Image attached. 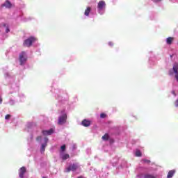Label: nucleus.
Masks as SVG:
<instances>
[{
	"label": "nucleus",
	"instance_id": "nucleus-17",
	"mask_svg": "<svg viewBox=\"0 0 178 178\" xmlns=\"http://www.w3.org/2000/svg\"><path fill=\"white\" fill-rule=\"evenodd\" d=\"M141 151L137 149L136 152V156H142Z\"/></svg>",
	"mask_w": 178,
	"mask_h": 178
},
{
	"label": "nucleus",
	"instance_id": "nucleus-13",
	"mask_svg": "<svg viewBox=\"0 0 178 178\" xmlns=\"http://www.w3.org/2000/svg\"><path fill=\"white\" fill-rule=\"evenodd\" d=\"M90 12H91V7H87L84 13L85 16H88Z\"/></svg>",
	"mask_w": 178,
	"mask_h": 178
},
{
	"label": "nucleus",
	"instance_id": "nucleus-5",
	"mask_svg": "<svg viewBox=\"0 0 178 178\" xmlns=\"http://www.w3.org/2000/svg\"><path fill=\"white\" fill-rule=\"evenodd\" d=\"M172 69H173L174 73H175V77L177 81L178 82V63H174Z\"/></svg>",
	"mask_w": 178,
	"mask_h": 178
},
{
	"label": "nucleus",
	"instance_id": "nucleus-15",
	"mask_svg": "<svg viewBox=\"0 0 178 178\" xmlns=\"http://www.w3.org/2000/svg\"><path fill=\"white\" fill-rule=\"evenodd\" d=\"M45 147H47V143L42 144V147H41V149H40V152L42 154L45 152Z\"/></svg>",
	"mask_w": 178,
	"mask_h": 178
},
{
	"label": "nucleus",
	"instance_id": "nucleus-3",
	"mask_svg": "<svg viewBox=\"0 0 178 178\" xmlns=\"http://www.w3.org/2000/svg\"><path fill=\"white\" fill-rule=\"evenodd\" d=\"M19 62L20 65H24L26 62H27V55H26V52L22 51L19 54Z\"/></svg>",
	"mask_w": 178,
	"mask_h": 178
},
{
	"label": "nucleus",
	"instance_id": "nucleus-21",
	"mask_svg": "<svg viewBox=\"0 0 178 178\" xmlns=\"http://www.w3.org/2000/svg\"><path fill=\"white\" fill-rule=\"evenodd\" d=\"M5 119H6V120H8V119H10V115L7 114V115L5 116Z\"/></svg>",
	"mask_w": 178,
	"mask_h": 178
},
{
	"label": "nucleus",
	"instance_id": "nucleus-27",
	"mask_svg": "<svg viewBox=\"0 0 178 178\" xmlns=\"http://www.w3.org/2000/svg\"><path fill=\"white\" fill-rule=\"evenodd\" d=\"M162 0H154V2H161Z\"/></svg>",
	"mask_w": 178,
	"mask_h": 178
},
{
	"label": "nucleus",
	"instance_id": "nucleus-1",
	"mask_svg": "<svg viewBox=\"0 0 178 178\" xmlns=\"http://www.w3.org/2000/svg\"><path fill=\"white\" fill-rule=\"evenodd\" d=\"M37 39L34 37H31L24 41V47H27L28 48L33 45V42H35Z\"/></svg>",
	"mask_w": 178,
	"mask_h": 178
},
{
	"label": "nucleus",
	"instance_id": "nucleus-9",
	"mask_svg": "<svg viewBox=\"0 0 178 178\" xmlns=\"http://www.w3.org/2000/svg\"><path fill=\"white\" fill-rule=\"evenodd\" d=\"M42 133L44 136H51V134L54 133V129H50L49 130L47 131H42Z\"/></svg>",
	"mask_w": 178,
	"mask_h": 178
},
{
	"label": "nucleus",
	"instance_id": "nucleus-7",
	"mask_svg": "<svg viewBox=\"0 0 178 178\" xmlns=\"http://www.w3.org/2000/svg\"><path fill=\"white\" fill-rule=\"evenodd\" d=\"M1 8H6L7 9H10V8H12V3L7 0L5 1L4 3L1 4Z\"/></svg>",
	"mask_w": 178,
	"mask_h": 178
},
{
	"label": "nucleus",
	"instance_id": "nucleus-19",
	"mask_svg": "<svg viewBox=\"0 0 178 178\" xmlns=\"http://www.w3.org/2000/svg\"><path fill=\"white\" fill-rule=\"evenodd\" d=\"M145 178H155V177H154L151 175H145Z\"/></svg>",
	"mask_w": 178,
	"mask_h": 178
},
{
	"label": "nucleus",
	"instance_id": "nucleus-11",
	"mask_svg": "<svg viewBox=\"0 0 178 178\" xmlns=\"http://www.w3.org/2000/svg\"><path fill=\"white\" fill-rule=\"evenodd\" d=\"M175 173H176V170H171L168 172L167 178H172L175 176Z\"/></svg>",
	"mask_w": 178,
	"mask_h": 178
},
{
	"label": "nucleus",
	"instance_id": "nucleus-32",
	"mask_svg": "<svg viewBox=\"0 0 178 178\" xmlns=\"http://www.w3.org/2000/svg\"><path fill=\"white\" fill-rule=\"evenodd\" d=\"M42 178H46L45 177H43Z\"/></svg>",
	"mask_w": 178,
	"mask_h": 178
},
{
	"label": "nucleus",
	"instance_id": "nucleus-12",
	"mask_svg": "<svg viewBox=\"0 0 178 178\" xmlns=\"http://www.w3.org/2000/svg\"><path fill=\"white\" fill-rule=\"evenodd\" d=\"M174 40H175V38H173V37H168L166 39V44H168V45H172V42H173Z\"/></svg>",
	"mask_w": 178,
	"mask_h": 178
},
{
	"label": "nucleus",
	"instance_id": "nucleus-28",
	"mask_svg": "<svg viewBox=\"0 0 178 178\" xmlns=\"http://www.w3.org/2000/svg\"><path fill=\"white\" fill-rule=\"evenodd\" d=\"M2 101H3L2 97H1L0 96V104H2Z\"/></svg>",
	"mask_w": 178,
	"mask_h": 178
},
{
	"label": "nucleus",
	"instance_id": "nucleus-4",
	"mask_svg": "<svg viewBox=\"0 0 178 178\" xmlns=\"http://www.w3.org/2000/svg\"><path fill=\"white\" fill-rule=\"evenodd\" d=\"M77 169H79V165L77 164H72L66 168V172L69 173V172H74Z\"/></svg>",
	"mask_w": 178,
	"mask_h": 178
},
{
	"label": "nucleus",
	"instance_id": "nucleus-31",
	"mask_svg": "<svg viewBox=\"0 0 178 178\" xmlns=\"http://www.w3.org/2000/svg\"><path fill=\"white\" fill-rule=\"evenodd\" d=\"M77 178H84V177H83V176H79Z\"/></svg>",
	"mask_w": 178,
	"mask_h": 178
},
{
	"label": "nucleus",
	"instance_id": "nucleus-18",
	"mask_svg": "<svg viewBox=\"0 0 178 178\" xmlns=\"http://www.w3.org/2000/svg\"><path fill=\"white\" fill-rule=\"evenodd\" d=\"M100 118H101L102 119H105V118H106V114H105V113H101V114H100Z\"/></svg>",
	"mask_w": 178,
	"mask_h": 178
},
{
	"label": "nucleus",
	"instance_id": "nucleus-8",
	"mask_svg": "<svg viewBox=\"0 0 178 178\" xmlns=\"http://www.w3.org/2000/svg\"><path fill=\"white\" fill-rule=\"evenodd\" d=\"M26 168L25 167H22L19 169V177L20 178L24 177V173H26Z\"/></svg>",
	"mask_w": 178,
	"mask_h": 178
},
{
	"label": "nucleus",
	"instance_id": "nucleus-24",
	"mask_svg": "<svg viewBox=\"0 0 178 178\" xmlns=\"http://www.w3.org/2000/svg\"><path fill=\"white\" fill-rule=\"evenodd\" d=\"M108 45H110V47H113V42H109Z\"/></svg>",
	"mask_w": 178,
	"mask_h": 178
},
{
	"label": "nucleus",
	"instance_id": "nucleus-23",
	"mask_svg": "<svg viewBox=\"0 0 178 178\" xmlns=\"http://www.w3.org/2000/svg\"><path fill=\"white\" fill-rule=\"evenodd\" d=\"M9 31H10V30L9 29V26H7L6 29V33H9Z\"/></svg>",
	"mask_w": 178,
	"mask_h": 178
},
{
	"label": "nucleus",
	"instance_id": "nucleus-25",
	"mask_svg": "<svg viewBox=\"0 0 178 178\" xmlns=\"http://www.w3.org/2000/svg\"><path fill=\"white\" fill-rule=\"evenodd\" d=\"M48 143V138H44V144Z\"/></svg>",
	"mask_w": 178,
	"mask_h": 178
},
{
	"label": "nucleus",
	"instance_id": "nucleus-22",
	"mask_svg": "<svg viewBox=\"0 0 178 178\" xmlns=\"http://www.w3.org/2000/svg\"><path fill=\"white\" fill-rule=\"evenodd\" d=\"M143 162H145V163H151V161H149V160L143 159Z\"/></svg>",
	"mask_w": 178,
	"mask_h": 178
},
{
	"label": "nucleus",
	"instance_id": "nucleus-14",
	"mask_svg": "<svg viewBox=\"0 0 178 178\" xmlns=\"http://www.w3.org/2000/svg\"><path fill=\"white\" fill-rule=\"evenodd\" d=\"M102 140L104 141H108V140H109V134H105L104 136L102 137Z\"/></svg>",
	"mask_w": 178,
	"mask_h": 178
},
{
	"label": "nucleus",
	"instance_id": "nucleus-20",
	"mask_svg": "<svg viewBox=\"0 0 178 178\" xmlns=\"http://www.w3.org/2000/svg\"><path fill=\"white\" fill-rule=\"evenodd\" d=\"M60 148L63 152L65 151V149H66V145H62Z\"/></svg>",
	"mask_w": 178,
	"mask_h": 178
},
{
	"label": "nucleus",
	"instance_id": "nucleus-16",
	"mask_svg": "<svg viewBox=\"0 0 178 178\" xmlns=\"http://www.w3.org/2000/svg\"><path fill=\"white\" fill-rule=\"evenodd\" d=\"M69 158H70V156L68 154H65L62 156L63 161H66V159H69Z\"/></svg>",
	"mask_w": 178,
	"mask_h": 178
},
{
	"label": "nucleus",
	"instance_id": "nucleus-2",
	"mask_svg": "<svg viewBox=\"0 0 178 178\" xmlns=\"http://www.w3.org/2000/svg\"><path fill=\"white\" fill-rule=\"evenodd\" d=\"M67 120V115L63 113V115L58 118V124L62 126V124H65V123H66Z\"/></svg>",
	"mask_w": 178,
	"mask_h": 178
},
{
	"label": "nucleus",
	"instance_id": "nucleus-30",
	"mask_svg": "<svg viewBox=\"0 0 178 178\" xmlns=\"http://www.w3.org/2000/svg\"><path fill=\"white\" fill-rule=\"evenodd\" d=\"M172 94H174V95H176V93L175 92L174 90L172 92Z\"/></svg>",
	"mask_w": 178,
	"mask_h": 178
},
{
	"label": "nucleus",
	"instance_id": "nucleus-10",
	"mask_svg": "<svg viewBox=\"0 0 178 178\" xmlns=\"http://www.w3.org/2000/svg\"><path fill=\"white\" fill-rule=\"evenodd\" d=\"M82 126H84V127H88L90 124H91V122L90 120H83L81 122Z\"/></svg>",
	"mask_w": 178,
	"mask_h": 178
},
{
	"label": "nucleus",
	"instance_id": "nucleus-29",
	"mask_svg": "<svg viewBox=\"0 0 178 178\" xmlns=\"http://www.w3.org/2000/svg\"><path fill=\"white\" fill-rule=\"evenodd\" d=\"M38 140H41V136H38V138H37V140L38 141Z\"/></svg>",
	"mask_w": 178,
	"mask_h": 178
},
{
	"label": "nucleus",
	"instance_id": "nucleus-26",
	"mask_svg": "<svg viewBox=\"0 0 178 178\" xmlns=\"http://www.w3.org/2000/svg\"><path fill=\"white\" fill-rule=\"evenodd\" d=\"M3 27H8V25L6 24H3Z\"/></svg>",
	"mask_w": 178,
	"mask_h": 178
},
{
	"label": "nucleus",
	"instance_id": "nucleus-6",
	"mask_svg": "<svg viewBox=\"0 0 178 178\" xmlns=\"http://www.w3.org/2000/svg\"><path fill=\"white\" fill-rule=\"evenodd\" d=\"M105 6H106V3H105V1H100L97 4V9L98 10H103V9H105Z\"/></svg>",
	"mask_w": 178,
	"mask_h": 178
}]
</instances>
